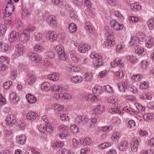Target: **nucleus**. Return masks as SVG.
Masks as SVG:
<instances>
[{
	"label": "nucleus",
	"instance_id": "nucleus-1",
	"mask_svg": "<svg viewBox=\"0 0 154 154\" xmlns=\"http://www.w3.org/2000/svg\"><path fill=\"white\" fill-rule=\"evenodd\" d=\"M14 5L12 2L11 0H9L6 5L5 12L4 14V19L5 21H10L11 19V15L14 11Z\"/></svg>",
	"mask_w": 154,
	"mask_h": 154
},
{
	"label": "nucleus",
	"instance_id": "nucleus-2",
	"mask_svg": "<svg viewBox=\"0 0 154 154\" xmlns=\"http://www.w3.org/2000/svg\"><path fill=\"white\" fill-rule=\"evenodd\" d=\"M38 130L41 133L46 134L52 132L54 130V128L51 124L46 123L39 125Z\"/></svg>",
	"mask_w": 154,
	"mask_h": 154
},
{
	"label": "nucleus",
	"instance_id": "nucleus-3",
	"mask_svg": "<svg viewBox=\"0 0 154 154\" xmlns=\"http://www.w3.org/2000/svg\"><path fill=\"white\" fill-rule=\"evenodd\" d=\"M46 20L47 23L50 26H56L58 23L56 17L53 15L48 16Z\"/></svg>",
	"mask_w": 154,
	"mask_h": 154
},
{
	"label": "nucleus",
	"instance_id": "nucleus-4",
	"mask_svg": "<svg viewBox=\"0 0 154 154\" xmlns=\"http://www.w3.org/2000/svg\"><path fill=\"white\" fill-rule=\"evenodd\" d=\"M90 46L88 44H82L79 46L78 51L81 53H85L90 49Z\"/></svg>",
	"mask_w": 154,
	"mask_h": 154
},
{
	"label": "nucleus",
	"instance_id": "nucleus-5",
	"mask_svg": "<svg viewBox=\"0 0 154 154\" xmlns=\"http://www.w3.org/2000/svg\"><path fill=\"white\" fill-rule=\"evenodd\" d=\"M110 24L114 30L119 31L123 28V26L119 23L116 20H113L110 21Z\"/></svg>",
	"mask_w": 154,
	"mask_h": 154
},
{
	"label": "nucleus",
	"instance_id": "nucleus-6",
	"mask_svg": "<svg viewBox=\"0 0 154 154\" xmlns=\"http://www.w3.org/2000/svg\"><path fill=\"white\" fill-rule=\"evenodd\" d=\"M82 121L83 124H85L88 121V117L86 116H77L75 119V122L76 124H79Z\"/></svg>",
	"mask_w": 154,
	"mask_h": 154
},
{
	"label": "nucleus",
	"instance_id": "nucleus-7",
	"mask_svg": "<svg viewBox=\"0 0 154 154\" xmlns=\"http://www.w3.org/2000/svg\"><path fill=\"white\" fill-rule=\"evenodd\" d=\"M56 34L54 32L48 31L46 35L47 39L50 42H53L57 39Z\"/></svg>",
	"mask_w": 154,
	"mask_h": 154
},
{
	"label": "nucleus",
	"instance_id": "nucleus-8",
	"mask_svg": "<svg viewBox=\"0 0 154 154\" xmlns=\"http://www.w3.org/2000/svg\"><path fill=\"white\" fill-rule=\"evenodd\" d=\"M104 109L103 106L97 105L92 109L91 113L94 116H97L100 113H102L104 110Z\"/></svg>",
	"mask_w": 154,
	"mask_h": 154
},
{
	"label": "nucleus",
	"instance_id": "nucleus-9",
	"mask_svg": "<svg viewBox=\"0 0 154 154\" xmlns=\"http://www.w3.org/2000/svg\"><path fill=\"white\" fill-rule=\"evenodd\" d=\"M15 119L14 115L13 114L8 115L6 119L7 124L10 126L13 125L15 122Z\"/></svg>",
	"mask_w": 154,
	"mask_h": 154
},
{
	"label": "nucleus",
	"instance_id": "nucleus-10",
	"mask_svg": "<svg viewBox=\"0 0 154 154\" xmlns=\"http://www.w3.org/2000/svg\"><path fill=\"white\" fill-rule=\"evenodd\" d=\"M67 70L69 72H78L80 71L81 69L80 67L77 66H74L69 65L66 67Z\"/></svg>",
	"mask_w": 154,
	"mask_h": 154
},
{
	"label": "nucleus",
	"instance_id": "nucleus-11",
	"mask_svg": "<svg viewBox=\"0 0 154 154\" xmlns=\"http://www.w3.org/2000/svg\"><path fill=\"white\" fill-rule=\"evenodd\" d=\"M16 47L17 48L16 53L18 56L22 55L25 51V47L21 44L16 45Z\"/></svg>",
	"mask_w": 154,
	"mask_h": 154
},
{
	"label": "nucleus",
	"instance_id": "nucleus-12",
	"mask_svg": "<svg viewBox=\"0 0 154 154\" xmlns=\"http://www.w3.org/2000/svg\"><path fill=\"white\" fill-rule=\"evenodd\" d=\"M51 86L50 84L48 82H43L41 85V89L43 91H48L51 90Z\"/></svg>",
	"mask_w": 154,
	"mask_h": 154
},
{
	"label": "nucleus",
	"instance_id": "nucleus-13",
	"mask_svg": "<svg viewBox=\"0 0 154 154\" xmlns=\"http://www.w3.org/2000/svg\"><path fill=\"white\" fill-rule=\"evenodd\" d=\"M145 44L146 47L148 48H150L152 47L154 45V39L151 37H147Z\"/></svg>",
	"mask_w": 154,
	"mask_h": 154
},
{
	"label": "nucleus",
	"instance_id": "nucleus-14",
	"mask_svg": "<svg viewBox=\"0 0 154 154\" xmlns=\"http://www.w3.org/2000/svg\"><path fill=\"white\" fill-rule=\"evenodd\" d=\"M111 66L112 67H115L117 66L122 67L123 64L120 59L118 58L116 59L114 61H112L110 63Z\"/></svg>",
	"mask_w": 154,
	"mask_h": 154
},
{
	"label": "nucleus",
	"instance_id": "nucleus-15",
	"mask_svg": "<svg viewBox=\"0 0 154 154\" xmlns=\"http://www.w3.org/2000/svg\"><path fill=\"white\" fill-rule=\"evenodd\" d=\"M29 57L32 61L36 63H39L41 60V58L37 54L34 53H30Z\"/></svg>",
	"mask_w": 154,
	"mask_h": 154
},
{
	"label": "nucleus",
	"instance_id": "nucleus-16",
	"mask_svg": "<svg viewBox=\"0 0 154 154\" xmlns=\"http://www.w3.org/2000/svg\"><path fill=\"white\" fill-rule=\"evenodd\" d=\"M48 78L52 81L56 82L58 80L59 78V75L57 73H53L49 74L48 75Z\"/></svg>",
	"mask_w": 154,
	"mask_h": 154
},
{
	"label": "nucleus",
	"instance_id": "nucleus-17",
	"mask_svg": "<svg viewBox=\"0 0 154 154\" xmlns=\"http://www.w3.org/2000/svg\"><path fill=\"white\" fill-rule=\"evenodd\" d=\"M38 116V115L37 113L34 112H30L27 113L26 118L29 120L33 121Z\"/></svg>",
	"mask_w": 154,
	"mask_h": 154
},
{
	"label": "nucleus",
	"instance_id": "nucleus-18",
	"mask_svg": "<svg viewBox=\"0 0 154 154\" xmlns=\"http://www.w3.org/2000/svg\"><path fill=\"white\" fill-rule=\"evenodd\" d=\"M135 36L138 40H139L140 44H142V42H143L146 37L145 35L141 32L137 33Z\"/></svg>",
	"mask_w": 154,
	"mask_h": 154
},
{
	"label": "nucleus",
	"instance_id": "nucleus-19",
	"mask_svg": "<svg viewBox=\"0 0 154 154\" xmlns=\"http://www.w3.org/2000/svg\"><path fill=\"white\" fill-rule=\"evenodd\" d=\"M26 136L23 134L19 135L17 137V140L18 143L21 145L25 143L26 142Z\"/></svg>",
	"mask_w": 154,
	"mask_h": 154
},
{
	"label": "nucleus",
	"instance_id": "nucleus-20",
	"mask_svg": "<svg viewBox=\"0 0 154 154\" xmlns=\"http://www.w3.org/2000/svg\"><path fill=\"white\" fill-rule=\"evenodd\" d=\"M58 97L59 99L62 100L70 99L72 98L70 94L66 93L59 94Z\"/></svg>",
	"mask_w": 154,
	"mask_h": 154
},
{
	"label": "nucleus",
	"instance_id": "nucleus-21",
	"mask_svg": "<svg viewBox=\"0 0 154 154\" xmlns=\"http://www.w3.org/2000/svg\"><path fill=\"white\" fill-rule=\"evenodd\" d=\"M26 97L28 102L30 104L36 102V99L32 95L28 94L26 95Z\"/></svg>",
	"mask_w": 154,
	"mask_h": 154
},
{
	"label": "nucleus",
	"instance_id": "nucleus-22",
	"mask_svg": "<svg viewBox=\"0 0 154 154\" xmlns=\"http://www.w3.org/2000/svg\"><path fill=\"white\" fill-rule=\"evenodd\" d=\"M137 139V141H132L131 142V149L134 152H136L138 150L137 146L139 145V143Z\"/></svg>",
	"mask_w": 154,
	"mask_h": 154
},
{
	"label": "nucleus",
	"instance_id": "nucleus-23",
	"mask_svg": "<svg viewBox=\"0 0 154 154\" xmlns=\"http://www.w3.org/2000/svg\"><path fill=\"white\" fill-rule=\"evenodd\" d=\"M128 147V143L126 141L121 142L119 146V148L120 150L124 151Z\"/></svg>",
	"mask_w": 154,
	"mask_h": 154
},
{
	"label": "nucleus",
	"instance_id": "nucleus-24",
	"mask_svg": "<svg viewBox=\"0 0 154 154\" xmlns=\"http://www.w3.org/2000/svg\"><path fill=\"white\" fill-rule=\"evenodd\" d=\"M18 35V33L15 31L12 32L10 35L8 40L10 42H13L16 39Z\"/></svg>",
	"mask_w": 154,
	"mask_h": 154
},
{
	"label": "nucleus",
	"instance_id": "nucleus-25",
	"mask_svg": "<svg viewBox=\"0 0 154 154\" xmlns=\"http://www.w3.org/2000/svg\"><path fill=\"white\" fill-rule=\"evenodd\" d=\"M8 44L5 43H0V51L4 52L7 51L9 48Z\"/></svg>",
	"mask_w": 154,
	"mask_h": 154
},
{
	"label": "nucleus",
	"instance_id": "nucleus-26",
	"mask_svg": "<svg viewBox=\"0 0 154 154\" xmlns=\"http://www.w3.org/2000/svg\"><path fill=\"white\" fill-rule=\"evenodd\" d=\"M68 29L70 33H75L77 29L76 25L74 23H71L68 25Z\"/></svg>",
	"mask_w": 154,
	"mask_h": 154
},
{
	"label": "nucleus",
	"instance_id": "nucleus-27",
	"mask_svg": "<svg viewBox=\"0 0 154 154\" xmlns=\"http://www.w3.org/2000/svg\"><path fill=\"white\" fill-rule=\"evenodd\" d=\"M130 8L133 11H136L140 10V6L138 3H135L131 4L130 5Z\"/></svg>",
	"mask_w": 154,
	"mask_h": 154
},
{
	"label": "nucleus",
	"instance_id": "nucleus-28",
	"mask_svg": "<svg viewBox=\"0 0 154 154\" xmlns=\"http://www.w3.org/2000/svg\"><path fill=\"white\" fill-rule=\"evenodd\" d=\"M29 32L28 30H25L24 32L22 34L21 38L23 39L24 41H27L29 38L30 35Z\"/></svg>",
	"mask_w": 154,
	"mask_h": 154
},
{
	"label": "nucleus",
	"instance_id": "nucleus-29",
	"mask_svg": "<svg viewBox=\"0 0 154 154\" xmlns=\"http://www.w3.org/2000/svg\"><path fill=\"white\" fill-rule=\"evenodd\" d=\"M82 80V77L79 75H76L73 76L71 79V81L72 82H81Z\"/></svg>",
	"mask_w": 154,
	"mask_h": 154
},
{
	"label": "nucleus",
	"instance_id": "nucleus-30",
	"mask_svg": "<svg viewBox=\"0 0 154 154\" xmlns=\"http://www.w3.org/2000/svg\"><path fill=\"white\" fill-rule=\"evenodd\" d=\"M120 133L117 131L114 132L112 134V139L114 141H118L121 137Z\"/></svg>",
	"mask_w": 154,
	"mask_h": 154
},
{
	"label": "nucleus",
	"instance_id": "nucleus-31",
	"mask_svg": "<svg viewBox=\"0 0 154 154\" xmlns=\"http://www.w3.org/2000/svg\"><path fill=\"white\" fill-rule=\"evenodd\" d=\"M86 29L89 31L90 33H93L94 32V28L93 26L91 25L89 22H87L85 23Z\"/></svg>",
	"mask_w": 154,
	"mask_h": 154
},
{
	"label": "nucleus",
	"instance_id": "nucleus-32",
	"mask_svg": "<svg viewBox=\"0 0 154 154\" xmlns=\"http://www.w3.org/2000/svg\"><path fill=\"white\" fill-rule=\"evenodd\" d=\"M147 24L149 29H153L154 28V18L149 19L147 22Z\"/></svg>",
	"mask_w": 154,
	"mask_h": 154
},
{
	"label": "nucleus",
	"instance_id": "nucleus-33",
	"mask_svg": "<svg viewBox=\"0 0 154 154\" xmlns=\"http://www.w3.org/2000/svg\"><path fill=\"white\" fill-rule=\"evenodd\" d=\"M51 90L55 91L58 92L62 90V88L61 86L57 84H54L51 86Z\"/></svg>",
	"mask_w": 154,
	"mask_h": 154
},
{
	"label": "nucleus",
	"instance_id": "nucleus-34",
	"mask_svg": "<svg viewBox=\"0 0 154 154\" xmlns=\"http://www.w3.org/2000/svg\"><path fill=\"white\" fill-rule=\"evenodd\" d=\"M143 118L144 120H148L154 118V115L151 113H146L143 116Z\"/></svg>",
	"mask_w": 154,
	"mask_h": 154
},
{
	"label": "nucleus",
	"instance_id": "nucleus-35",
	"mask_svg": "<svg viewBox=\"0 0 154 154\" xmlns=\"http://www.w3.org/2000/svg\"><path fill=\"white\" fill-rule=\"evenodd\" d=\"M118 100V98L115 96H113L109 97L108 98L107 100L109 103L113 104H115Z\"/></svg>",
	"mask_w": 154,
	"mask_h": 154
},
{
	"label": "nucleus",
	"instance_id": "nucleus-36",
	"mask_svg": "<svg viewBox=\"0 0 154 154\" xmlns=\"http://www.w3.org/2000/svg\"><path fill=\"white\" fill-rule=\"evenodd\" d=\"M129 42L131 45H134L137 44H140L139 40H138L136 36L131 37V41Z\"/></svg>",
	"mask_w": 154,
	"mask_h": 154
},
{
	"label": "nucleus",
	"instance_id": "nucleus-37",
	"mask_svg": "<svg viewBox=\"0 0 154 154\" xmlns=\"http://www.w3.org/2000/svg\"><path fill=\"white\" fill-rule=\"evenodd\" d=\"M135 52L137 54H142L144 52L143 48L140 46L137 45L135 47Z\"/></svg>",
	"mask_w": 154,
	"mask_h": 154
},
{
	"label": "nucleus",
	"instance_id": "nucleus-38",
	"mask_svg": "<svg viewBox=\"0 0 154 154\" xmlns=\"http://www.w3.org/2000/svg\"><path fill=\"white\" fill-rule=\"evenodd\" d=\"M93 76V75L91 73H87L85 74L84 79L86 81H90L92 79Z\"/></svg>",
	"mask_w": 154,
	"mask_h": 154
},
{
	"label": "nucleus",
	"instance_id": "nucleus-39",
	"mask_svg": "<svg viewBox=\"0 0 154 154\" xmlns=\"http://www.w3.org/2000/svg\"><path fill=\"white\" fill-rule=\"evenodd\" d=\"M70 131L72 133L76 134L79 132V128L75 125H72L71 126Z\"/></svg>",
	"mask_w": 154,
	"mask_h": 154
},
{
	"label": "nucleus",
	"instance_id": "nucleus-40",
	"mask_svg": "<svg viewBox=\"0 0 154 154\" xmlns=\"http://www.w3.org/2000/svg\"><path fill=\"white\" fill-rule=\"evenodd\" d=\"M92 91L93 94H95L99 96L101 93V90L98 87L95 86L92 90Z\"/></svg>",
	"mask_w": 154,
	"mask_h": 154
},
{
	"label": "nucleus",
	"instance_id": "nucleus-41",
	"mask_svg": "<svg viewBox=\"0 0 154 154\" xmlns=\"http://www.w3.org/2000/svg\"><path fill=\"white\" fill-rule=\"evenodd\" d=\"M58 54L59 59L60 60H64L66 59L67 56L64 51L60 53H59Z\"/></svg>",
	"mask_w": 154,
	"mask_h": 154
},
{
	"label": "nucleus",
	"instance_id": "nucleus-42",
	"mask_svg": "<svg viewBox=\"0 0 154 154\" xmlns=\"http://www.w3.org/2000/svg\"><path fill=\"white\" fill-rule=\"evenodd\" d=\"M142 75L139 74L134 75L131 76L132 79L134 80L136 82L140 81L142 79Z\"/></svg>",
	"mask_w": 154,
	"mask_h": 154
},
{
	"label": "nucleus",
	"instance_id": "nucleus-43",
	"mask_svg": "<svg viewBox=\"0 0 154 154\" xmlns=\"http://www.w3.org/2000/svg\"><path fill=\"white\" fill-rule=\"evenodd\" d=\"M90 57L93 59L97 58L99 60H101L102 59V57L100 54L94 53H93L90 55Z\"/></svg>",
	"mask_w": 154,
	"mask_h": 154
},
{
	"label": "nucleus",
	"instance_id": "nucleus-44",
	"mask_svg": "<svg viewBox=\"0 0 154 154\" xmlns=\"http://www.w3.org/2000/svg\"><path fill=\"white\" fill-rule=\"evenodd\" d=\"M92 143L91 139L88 137L85 138L83 140L82 144L83 145L86 146L89 145Z\"/></svg>",
	"mask_w": 154,
	"mask_h": 154
},
{
	"label": "nucleus",
	"instance_id": "nucleus-45",
	"mask_svg": "<svg viewBox=\"0 0 154 154\" xmlns=\"http://www.w3.org/2000/svg\"><path fill=\"white\" fill-rule=\"evenodd\" d=\"M11 96L12 97V101L14 103H17L19 100V98L14 93H11Z\"/></svg>",
	"mask_w": 154,
	"mask_h": 154
},
{
	"label": "nucleus",
	"instance_id": "nucleus-46",
	"mask_svg": "<svg viewBox=\"0 0 154 154\" xmlns=\"http://www.w3.org/2000/svg\"><path fill=\"white\" fill-rule=\"evenodd\" d=\"M44 55L45 57H47L50 58H53L54 56V54L51 51H47L44 54Z\"/></svg>",
	"mask_w": 154,
	"mask_h": 154
},
{
	"label": "nucleus",
	"instance_id": "nucleus-47",
	"mask_svg": "<svg viewBox=\"0 0 154 154\" xmlns=\"http://www.w3.org/2000/svg\"><path fill=\"white\" fill-rule=\"evenodd\" d=\"M126 59L132 63H134L137 61V59L136 57L133 55H128L126 57Z\"/></svg>",
	"mask_w": 154,
	"mask_h": 154
},
{
	"label": "nucleus",
	"instance_id": "nucleus-48",
	"mask_svg": "<svg viewBox=\"0 0 154 154\" xmlns=\"http://www.w3.org/2000/svg\"><path fill=\"white\" fill-rule=\"evenodd\" d=\"M42 34L38 32H36L34 34V37L36 40L39 41L42 38Z\"/></svg>",
	"mask_w": 154,
	"mask_h": 154
},
{
	"label": "nucleus",
	"instance_id": "nucleus-49",
	"mask_svg": "<svg viewBox=\"0 0 154 154\" xmlns=\"http://www.w3.org/2000/svg\"><path fill=\"white\" fill-rule=\"evenodd\" d=\"M35 79V77L32 75H31L28 77L27 82L29 85H32L34 82Z\"/></svg>",
	"mask_w": 154,
	"mask_h": 154
},
{
	"label": "nucleus",
	"instance_id": "nucleus-50",
	"mask_svg": "<svg viewBox=\"0 0 154 154\" xmlns=\"http://www.w3.org/2000/svg\"><path fill=\"white\" fill-rule=\"evenodd\" d=\"M135 105L137 109L140 111H143L145 109V107L138 103H135Z\"/></svg>",
	"mask_w": 154,
	"mask_h": 154
},
{
	"label": "nucleus",
	"instance_id": "nucleus-51",
	"mask_svg": "<svg viewBox=\"0 0 154 154\" xmlns=\"http://www.w3.org/2000/svg\"><path fill=\"white\" fill-rule=\"evenodd\" d=\"M63 143L61 142H57L55 143L53 145V147L54 148H59L62 147L63 145Z\"/></svg>",
	"mask_w": 154,
	"mask_h": 154
},
{
	"label": "nucleus",
	"instance_id": "nucleus-52",
	"mask_svg": "<svg viewBox=\"0 0 154 154\" xmlns=\"http://www.w3.org/2000/svg\"><path fill=\"white\" fill-rule=\"evenodd\" d=\"M55 50L58 54L64 51L63 46L60 44L56 46L55 48Z\"/></svg>",
	"mask_w": 154,
	"mask_h": 154
},
{
	"label": "nucleus",
	"instance_id": "nucleus-53",
	"mask_svg": "<svg viewBox=\"0 0 154 154\" xmlns=\"http://www.w3.org/2000/svg\"><path fill=\"white\" fill-rule=\"evenodd\" d=\"M148 63L146 60H143L141 61L140 63V68L143 69H145L147 67Z\"/></svg>",
	"mask_w": 154,
	"mask_h": 154
},
{
	"label": "nucleus",
	"instance_id": "nucleus-54",
	"mask_svg": "<svg viewBox=\"0 0 154 154\" xmlns=\"http://www.w3.org/2000/svg\"><path fill=\"white\" fill-rule=\"evenodd\" d=\"M42 45L41 44H36L34 47V50L35 51L38 52L41 51L42 49Z\"/></svg>",
	"mask_w": 154,
	"mask_h": 154
},
{
	"label": "nucleus",
	"instance_id": "nucleus-55",
	"mask_svg": "<svg viewBox=\"0 0 154 154\" xmlns=\"http://www.w3.org/2000/svg\"><path fill=\"white\" fill-rule=\"evenodd\" d=\"M106 33L108 35H106V38L109 40V38H114V33L112 30L110 29H108L106 30Z\"/></svg>",
	"mask_w": 154,
	"mask_h": 154
},
{
	"label": "nucleus",
	"instance_id": "nucleus-56",
	"mask_svg": "<svg viewBox=\"0 0 154 154\" xmlns=\"http://www.w3.org/2000/svg\"><path fill=\"white\" fill-rule=\"evenodd\" d=\"M125 73L122 70H119L118 72H115V75L117 77L120 78L122 79L124 76Z\"/></svg>",
	"mask_w": 154,
	"mask_h": 154
},
{
	"label": "nucleus",
	"instance_id": "nucleus-57",
	"mask_svg": "<svg viewBox=\"0 0 154 154\" xmlns=\"http://www.w3.org/2000/svg\"><path fill=\"white\" fill-rule=\"evenodd\" d=\"M107 45L111 47L112 46L115 45L116 44L115 38H109V40L107 39Z\"/></svg>",
	"mask_w": 154,
	"mask_h": 154
},
{
	"label": "nucleus",
	"instance_id": "nucleus-58",
	"mask_svg": "<svg viewBox=\"0 0 154 154\" xmlns=\"http://www.w3.org/2000/svg\"><path fill=\"white\" fill-rule=\"evenodd\" d=\"M68 129V127L64 125H61L57 127L58 130L60 131H63L67 130Z\"/></svg>",
	"mask_w": 154,
	"mask_h": 154
},
{
	"label": "nucleus",
	"instance_id": "nucleus-59",
	"mask_svg": "<svg viewBox=\"0 0 154 154\" xmlns=\"http://www.w3.org/2000/svg\"><path fill=\"white\" fill-rule=\"evenodd\" d=\"M149 85V83L148 82H144L140 85V88L141 89L145 90L148 88Z\"/></svg>",
	"mask_w": 154,
	"mask_h": 154
},
{
	"label": "nucleus",
	"instance_id": "nucleus-60",
	"mask_svg": "<svg viewBox=\"0 0 154 154\" xmlns=\"http://www.w3.org/2000/svg\"><path fill=\"white\" fill-rule=\"evenodd\" d=\"M106 2L112 6H116L118 4V2L116 0H106Z\"/></svg>",
	"mask_w": 154,
	"mask_h": 154
},
{
	"label": "nucleus",
	"instance_id": "nucleus-61",
	"mask_svg": "<svg viewBox=\"0 0 154 154\" xmlns=\"http://www.w3.org/2000/svg\"><path fill=\"white\" fill-rule=\"evenodd\" d=\"M125 47V45L123 44L120 43L117 45L116 48V51L117 52H119L122 49Z\"/></svg>",
	"mask_w": 154,
	"mask_h": 154
},
{
	"label": "nucleus",
	"instance_id": "nucleus-62",
	"mask_svg": "<svg viewBox=\"0 0 154 154\" xmlns=\"http://www.w3.org/2000/svg\"><path fill=\"white\" fill-rule=\"evenodd\" d=\"M6 28L4 25L0 24V35H3L6 31Z\"/></svg>",
	"mask_w": 154,
	"mask_h": 154
},
{
	"label": "nucleus",
	"instance_id": "nucleus-63",
	"mask_svg": "<svg viewBox=\"0 0 154 154\" xmlns=\"http://www.w3.org/2000/svg\"><path fill=\"white\" fill-rule=\"evenodd\" d=\"M12 82L11 81L6 82L4 84V88L5 89H9L11 86Z\"/></svg>",
	"mask_w": 154,
	"mask_h": 154
},
{
	"label": "nucleus",
	"instance_id": "nucleus-64",
	"mask_svg": "<svg viewBox=\"0 0 154 154\" xmlns=\"http://www.w3.org/2000/svg\"><path fill=\"white\" fill-rule=\"evenodd\" d=\"M60 119L62 121H67L69 120L68 116L65 114H61L60 116Z\"/></svg>",
	"mask_w": 154,
	"mask_h": 154
}]
</instances>
